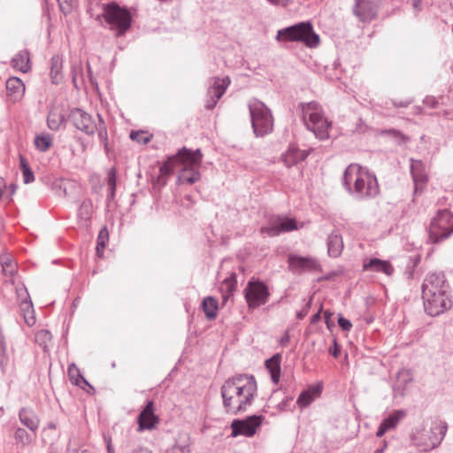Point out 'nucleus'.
I'll return each mask as SVG.
<instances>
[{
	"mask_svg": "<svg viewBox=\"0 0 453 453\" xmlns=\"http://www.w3.org/2000/svg\"><path fill=\"white\" fill-rule=\"evenodd\" d=\"M130 453H153L151 450H150L148 448L145 447H137L133 449Z\"/></svg>",
	"mask_w": 453,
	"mask_h": 453,
	"instance_id": "052dcab7",
	"label": "nucleus"
},
{
	"mask_svg": "<svg viewBox=\"0 0 453 453\" xmlns=\"http://www.w3.org/2000/svg\"><path fill=\"white\" fill-rule=\"evenodd\" d=\"M263 415H251L242 419H234L231 423V436L237 437L243 435L252 437L264 420Z\"/></svg>",
	"mask_w": 453,
	"mask_h": 453,
	"instance_id": "f8f14e48",
	"label": "nucleus"
},
{
	"mask_svg": "<svg viewBox=\"0 0 453 453\" xmlns=\"http://www.w3.org/2000/svg\"><path fill=\"white\" fill-rule=\"evenodd\" d=\"M306 150H301L294 145H290L285 154L282 155V161L287 167H291L308 157Z\"/></svg>",
	"mask_w": 453,
	"mask_h": 453,
	"instance_id": "aec40b11",
	"label": "nucleus"
},
{
	"mask_svg": "<svg viewBox=\"0 0 453 453\" xmlns=\"http://www.w3.org/2000/svg\"><path fill=\"white\" fill-rule=\"evenodd\" d=\"M281 355L277 353L265 361V367L269 371L272 381L278 384L280 378Z\"/></svg>",
	"mask_w": 453,
	"mask_h": 453,
	"instance_id": "393cba45",
	"label": "nucleus"
},
{
	"mask_svg": "<svg viewBox=\"0 0 453 453\" xmlns=\"http://www.w3.org/2000/svg\"><path fill=\"white\" fill-rule=\"evenodd\" d=\"M329 353L334 357H338L341 354V347L339 346L335 339H334V346L332 349H329Z\"/></svg>",
	"mask_w": 453,
	"mask_h": 453,
	"instance_id": "5fc2aeb1",
	"label": "nucleus"
},
{
	"mask_svg": "<svg viewBox=\"0 0 453 453\" xmlns=\"http://www.w3.org/2000/svg\"><path fill=\"white\" fill-rule=\"evenodd\" d=\"M65 121V118L62 113L51 111L48 115L47 124L51 130H58Z\"/></svg>",
	"mask_w": 453,
	"mask_h": 453,
	"instance_id": "e433bc0d",
	"label": "nucleus"
},
{
	"mask_svg": "<svg viewBox=\"0 0 453 453\" xmlns=\"http://www.w3.org/2000/svg\"><path fill=\"white\" fill-rule=\"evenodd\" d=\"M388 431H389V430L382 423H380V425L376 432V436L382 437Z\"/></svg>",
	"mask_w": 453,
	"mask_h": 453,
	"instance_id": "bf43d9fd",
	"label": "nucleus"
},
{
	"mask_svg": "<svg viewBox=\"0 0 453 453\" xmlns=\"http://www.w3.org/2000/svg\"><path fill=\"white\" fill-rule=\"evenodd\" d=\"M251 126L257 137H263L273 130V117L271 110L260 100L256 98L248 104Z\"/></svg>",
	"mask_w": 453,
	"mask_h": 453,
	"instance_id": "6e6552de",
	"label": "nucleus"
},
{
	"mask_svg": "<svg viewBox=\"0 0 453 453\" xmlns=\"http://www.w3.org/2000/svg\"><path fill=\"white\" fill-rule=\"evenodd\" d=\"M14 440L17 445L26 447L31 444L33 441L32 435L24 428L17 427L14 431Z\"/></svg>",
	"mask_w": 453,
	"mask_h": 453,
	"instance_id": "f704fd0d",
	"label": "nucleus"
},
{
	"mask_svg": "<svg viewBox=\"0 0 453 453\" xmlns=\"http://www.w3.org/2000/svg\"><path fill=\"white\" fill-rule=\"evenodd\" d=\"M167 182V178L164 175L159 174L156 180L155 184L159 186H165Z\"/></svg>",
	"mask_w": 453,
	"mask_h": 453,
	"instance_id": "680f3d73",
	"label": "nucleus"
},
{
	"mask_svg": "<svg viewBox=\"0 0 453 453\" xmlns=\"http://www.w3.org/2000/svg\"><path fill=\"white\" fill-rule=\"evenodd\" d=\"M67 453H89L88 449L83 447H72L69 446L67 449Z\"/></svg>",
	"mask_w": 453,
	"mask_h": 453,
	"instance_id": "6e6d98bb",
	"label": "nucleus"
},
{
	"mask_svg": "<svg viewBox=\"0 0 453 453\" xmlns=\"http://www.w3.org/2000/svg\"><path fill=\"white\" fill-rule=\"evenodd\" d=\"M249 308L256 309L268 301L270 296L267 286L260 280H250L244 289Z\"/></svg>",
	"mask_w": 453,
	"mask_h": 453,
	"instance_id": "9b49d317",
	"label": "nucleus"
},
{
	"mask_svg": "<svg viewBox=\"0 0 453 453\" xmlns=\"http://www.w3.org/2000/svg\"><path fill=\"white\" fill-rule=\"evenodd\" d=\"M108 239H109V234H108L107 228L104 226V228H102L100 230V232L98 234L96 245L105 248L106 244L108 242Z\"/></svg>",
	"mask_w": 453,
	"mask_h": 453,
	"instance_id": "49530a36",
	"label": "nucleus"
},
{
	"mask_svg": "<svg viewBox=\"0 0 453 453\" xmlns=\"http://www.w3.org/2000/svg\"><path fill=\"white\" fill-rule=\"evenodd\" d=\"M0 264L4 275L12 276L16 273V265L8 256H1Z\"/></svg>",
	"mask_w": 453,
	"mask_h": 453,
	"instance_id": "58836bf2",
	"label": "nucleus"
},
{
	"mask_svg": "<svg viewBox=\"0 0 453 453\" xmlns=\"http://www.w3.org/2000/svg\"><path fill=\"white\" fill-rule=\"evenodd\" d=\"M447 424L441 420H436L430 428L429 441L426 444L423 450L428 451L438 447L443 440L447 432Z\"/></svg>",
	"mask_w": 453,
	"mask_h": 453,
	"instance_id": "f3484780",
	"label": "nucleus"
},
{
	"mask_svg": "<svg viewBox=\"0 0 453 453\" xmlns=\"http://www.w3.org/2000/svg\"><path fill=\"white\" fill-rule=\"evenodd\" d=\"M257 387L253 375L240 374L227 379L220 388L227 413L237 415L251 405Z\"/></svg>",
	"mask_w": 453,
	"mask_h": 453,
	"instance_id": "f03ea898",
	"label": "nucleus"
},
{
	"mask_svg": "<svg viewBox=\"0 0 453 453\" xmlns=\"http://www.w3.org/2000/svg\"><path fill=\"white\" fill-rule=\"evenodd\" d=\"M51 341V334L50 331L42 329L35 334V342L44 349L48 347V343Z\"/></svg>",
	"mask_w": 453,
	"mask_h": 453,
	"instance_id": "a19ab883",
	"label": "nucleus"
},
{
	"mask_svg": "<svg viewBox=\"0 0 453 453\" xmlns=\"http://www.w3.org/2000/svg\"><path fill=\"white\" fill-rule=\"evenodd\" d=\"M68 375H69L70 380L74 385H76L81 388H84V386H88L90 388L93 389L92 386L89 385V383L82 376V374L80 372V370L74 364H71L68 366Z\"/></svg>",
	"mask_w": 453,
	"mask_h": 453,
	"instance_id": "2f4dec72",
	"label": "nucleus"
},
{
	"mask_svg": "<svg viewBox=\"0 0 453 453\" xmlns=\"http://www.w3.org/2000/svg\"><path fill=\"white\" fill-rule=\"evenodd\" d=\"M63 61L58 55L50 59V78L53 84H59L63 81L62 73Z\"/></svg>",
	"mask_w": 453,
	"mask_h": 453,
	"instance_id": "cd10ccee",
	"label": "nucleus"
},
{
	"mask_svg": "<svg viewBox=\"0 0 453 453\" xmlns=\"http://www.w3.org/2000/svg\"><path fill=\"white\" fill-rule=\"evenodd\" d=\"M394 395L396 397L397 395L403 396V391L399 389L397 386L393 387Z\"/></svg>",
	"mask_w": 453,
	"mask_h": 453,
	"instance_id": "338daca9",
	"label": "nucleus"
},
{
	"mask_svg": "<svg viewBox=\"0 0 453 453\" xmlns=\"http://www.w3.org/2000/svg\"><path fill=\"white\" fill-rule=\"evenodd\" d=\"M297 228V222L295 219L273 216L270 218L268 225L261 228V233L273 237L277 236L281 233L296 230Z\"/></svg>",
	"mask_w": 453,
	"mask_h": 453,
	"instance_id": "ddd939ff",
	"label": "nucleus"
},
{
	"mask_svg": "<svg viewBox=\"0 0 453 453\" xmlns=\"http://www.w3.org/2000/svg\"><path fill=\"white\" fill-rule=\"evenodd\" d=\"M174 157L175 155L169 157L167 161H165L162 165H160L159 174L168 178V176H170L173 173L174 167L180 165V158Z\"/></svg>",
	"mask_w": 453,
	"mask_h": 453,
	"instance_id": "c9c22d12",
	"label": "nucleus"
},
{
	"mask_svg": "<svg viewBox=\"0 0 453 453\" xmlns=\"http://www.w3.org/2000/svg\"><path fill=\"white\" fill-rule=\"evenodd\" d=\"M290 341V334H289V332L287 330L285 331V333L283 334V335L281 336V338L280 339V344L281 346H287L288 343Z\"/></svg>",
	"mask_w": 453,
	"mask_h": 453,
	"instance_id": "4d7b16f0",
	"label": "nucleus"
},
{
	"mask_svg": "<svg viewBox=\"0 0 453 453\" xmlns=\"http://www.w3.org/2000/svg\"><path fill=\"white\" fill-rule=\"evenodd\" d=\"M278 41L300 42L308 48H316L319 44V36L310 21H303L280 29L277 33Z\"/></svg>",
	"mask_w": 453,
	"mask_h": 453,
	"instance_id": "0eeeda50",
	"label": "nucleus"
},
{
	"mask_svg": "<svg viewBox=\"0 0 453 453\" xmlns=\"http://www.w3.org/2000/svg\"><path fill=\"white\" fill-rule=\"evenodd\" d=\"M321 311H322V305L320 306V309L318 311V312H316L315 314H313L311 318V324L314 325L316 323H318L320 319H321Z\"/></svg>",
	"mask_w": 453,
	"mask_h": 453,
	"instance_id": "13d9d810",
	"label": "nucleus"
},
{
	"mask_svg": "<svg viewBox=\"0 0 453 453\" xmlns=\"http://www.w3.org/2000/svg\"><path fill=\"white\" fill-rule=\"evenodd\" d=\"M411 173L415 183V193H417L418 185H424L427 181V176L424 173V164L421 160L411 159Z\"/></svg>",
	"mask_w": 453,
	"mask_h": 453,
	"instance_id": "b1692460",
	"label": "nucleus"
},
{
	"mask_svg": "<svg viewBox=\"0 0 453 453\" xmlns=\"http://www.w3.org/2000/svg\"><path fill=\"white\" fill-rule=\"evenodd\" d=\"M107 185H108V195L107 201L110 202L114 199L117 187V170L116 168H111L107 173Z\"/></svg>",
	"mask_w": 453,
	"mask_h": 453,
	"instance_id": "72a5a7b5",
	"label": "nucleus"
},
{
	"mask_svg": "<svg viewBox=\"0 0 453 453\" xmlns=\"http://www.w3.org/2000/svg\"><path fill=\"white\" fill-rule=\"evenodd\" d=\"M421 292L424 310L429 316H439L453 306L451 288L442 272L429 273L423 280Z\"/></svg>",
	"mask_w": 453,
	"mask_h": 453,
	"instance_id": "f257e3e1",
	"label": "nucleus"
},
{
	"mask_svg": "<svg viewBox=\"0 0 453 453\" xmlns=\"http://www.w3.org/2000/svg\"><path fill=\"white\" fill-rule=\"evenodd\" d=\"M96 255L99 257H102L103 255H104V247H100V246H97L96 247Z\"/></svg>",
	"mask_w": 453,
	"mask_h": 453,
	"instance_id": "774afa93",
	"label": "nucleus"
},
{
	"mask_svg": "<svg viewBox=\"0 0 453 453\" xmlns=\"http://www.w3.org/2000/svg\"><path fill=\"white\" fill-rule=\"evenodd\" d=\"M19 308L21 312L23 313V318L25 323L28 326H32L35 324L36 319L35 316V311L33 307V303L31 300H23L19 304Z\"/></svg>",
	"mask_w": 453,
	"mask_h": 453,
	"instance_id": "7c9ffc66",
	"label": "nucleus"
},
{
	"mask_svg": "<svg viewBox=\"0 0 453 453\" xmlns=\"http://www.w3.org/2000/svg\"><path fill=\"white\" fill-rule=\"evenodd\" d=\"M57 429V424L54 422H50L47 424L46 427L42 429V434H46L48 430H56Z\"/></svg>",
	"mask_w": 453,
	"mask_h": 453,
	"instance_id": "69168bd1",
	"label": "nucleus"
},
{
	"mask_svg": "<svg viewBox=\"0 0 453 453\" xmlns=\"http://www.w3.org/2000/svg\"><path fill=\"white\" fill-rule=\"evenodd\" d=\"M52 144V139L50 135H37L35 139L36 149L42 152L47 151Z\"/></svg>",
	"mask_w": 453,
	"mask_h": 453,
	"instance_id": "ea45409f",
	"label": "nucleus"
},
{
	"mask_svg": "<svg viewBox=\"0 0 453 453\" xmlns=\"http://www.w3.org/2000/svg\"><path fill=\"white\" fill-rule=\"evenodd\" d=\"M6 348H7V346H6L4 336L2 333V331L0 330V352L6 351Z\"/></svg>",
	"mask_w": 453,
	"mask_h": 453,
	"instance_id": "e2e57ef3",
	"label": "nucleus"
},
{
	"mask_svg": "<svg viewBox=\"0 0 453 453\" xmlns=\"http://www.w3.org/2000/svg\"><path fill=\"white\" fill-rule=\"evenodd\" d=\"M190 438L188 434H180L169 453H190Z\"/></svg>",
	"mask_w": 453,
	"mask_h": 453,
	"instance_id": "c85d7f7f",
	"label": "nucleus"
},
{
	"mask_svg": "<svg viewBox=\"0 0 453 453\" xmlns=\"http://www.w3.org/2000/svg\"><path fill=\"white\" fill-rule=\"evenodd\" d=\"M130 139L132 141H135L140 144H147L151 138V135H149L147 132L139 130V131H131Z\"/></svg>",
	"mask_w": 453,
	"mask_h": 453,
	"instance_id": "79ce46f5",
	"label": "nucleus"
},
{
	"mask_svg": "<svg viewBox=\"0 0 453 453\" xmlns=\"http://www.w3.org/2000/svg\"><path fill=\"white\" fill-rule=\"evenodd\" d=\"M380 0H355L353 14L362 23H370L378 16Z\"/></svg>",
	"mask_w": 453,
	"mask_h": 453,
	"instance_id": "4468645a",
	"label": "nucleus"
},
{
	"mask_svg": "<svg viewBox=\"0 0 453 453\" xmlns=\"http://www.w3.org/2000/svg\"><path fill=\"white\" fill-rule=\"evenodd\" d=\"M381 134L392 136L398 141V143H404L409 141V138L405 134L393 128L382 130Z\"/></svg>",
	"mask_w": 453,
	"mask_h": 453,
	"instance_id": "37998d69",
	"label": "nucleus"
},
{
	"mask_svg": "<svg viewBox=\"0 0 453 453\" xmlns=\"http://www.w3.org/2000/svg\"><path fill=\"white\" fill-rule=\"evenodd\" d=\"M180 158V165L182 166L178 177L181 183L193 184L200 180L201 174L198 170L201 165L203 154L199 149L192 150L183 147L179 150L174 157Z\"/></svg>",
	"mask_w": 453,
	"mask_h": 453,
	"instance_id": "423d86ee",
	"label": "nucleus"
},
{
	"mask_svg": "<svg viewBox=\"0 0 453 453\" xmlns=\"http://www.w3.org/2000/svg\"><path fill=\"white\" fill-rule=\"evenodd\" d=\"M103 17L110 25V29L116 32L119 37L126 34L131 27L132 17L126 7H120L117 3L112 2L104 5V12L97 18Z\"/></svg>",
	"mask_w": 453,
	"mask_h": 453,
	"instance_id": "1a4fd4ad",
	"label": "nucleus"
},
{
	"mask_svg": "<svg viewBox=\"0 0 453 453\" xmlns=\"http://www.w3.org/2000/svg\"><path fill=\"white\" fill-rule=\"evenodd\" d=\"M138 431L152 430L159 423V417L155 414V403L150 400L137 417Z\"/></svg>",
	"mask_w": 453,
	"mask_h": 453,
	"instance_id": "dca6fc26",
	"label": "nucleus"
},
{
	"mask_svg": "<svg viewBox=\"0 0 453 453\" xmlns=\"http://www.w3.org/2000/svg\"><path fill=\"white\" fill-rule=\"evenodd\" d=\"M91 203L89 201H83L79 208V216L82 219H88L90 215Z\"/></svg>",
	"mask_w": 453,
	"mask_h": 453,
	"instance_id": "a18cd8bd",
	"label": "nucleus"
},
{
	"mask_svg": "<svg viewBox=\"0 0 453 453\" xmlns=\"http://www.w3.org/2000/svg\"><path fill=\"white\" fill-rule=\"evenodd\" d=\"M363 270L373 273H383L390 276L394 273V267L389 261L377 257L365 258L363 262Z\"/></svg>",
	"mask_w": 453,
	"mask_h": 453,
	"instance_id": "a211bd4d",
	"label": "nucleus"
},
{
	"mask_svg": "<svg viewBox=\"0 0 453 453\" xmlns=\"http://www.w3.org/2000/svg\"><path fill=\"white\" fill-rule=\"evenodd\" d=\"M322 392V385L318 384L309 387L303 390L298 396L296 403L301 407H307L316 397H319Z\"/></svg>",
	"mask_w": 453,
	"mask_h": 453,
	"instance_id": "412c9836",
	"label": "nucleus"
},
{
	"mask_svg": "<svg viewBox=\"0 0 453 453\" xmlns=\"http://www.w3.org/2000/svg\"><path fill=\"white\" fill-rule=\"evenodd\" d=\"M428 240L436 244L453 234V214L447 209L440 210L428 226Z\"/></svg>",
	"mask_w": 453,
	"mask_h": 453,
	"instance_id": "9d476101",
	"label": "nucleus"
},
{
	"mask_svg": "<svg viewBox=\"0 0 453 453\" xmlns=\"http://www.w3.org/2000/svg\"><path fill=\"white\" fill-rule=\"evenodd\" d=\"M236 275L235 273H232L228 278L225 279L222 282V288H226V291L228 294H232V292L236 288Z\"/></svg>",
	"mask_w": 453,
	"mask_h": 453,
	"instance_id": "c03bdc74",
	"label": "nucleus"
},
{
	"mask_svg": "<svg viewBox=\"0 0 453 453\" xmlns=\"http://www.w3.org/2000/svg\"><path fill=\"white\" fill-rule=\"evenodd\" d=\"M343 250V241L340 233L334 231L327 238V253L332 257H338Z\"/></svg>",
	"mask_w": 453,
	"mask_h": 453,
	"instance_id": "4be33fe9",
	"label": "nucleus"
},
{
	"mask_svg": "<svg viewBox=\"0 0 453 453\" xmlns=\"http://www.w3.org/2000/svg\"><path fill=\"white\" fill-rule=\"evenodd\" d=\"M418 262H419V257H411L410 258L409 263H408L407 267H406V273L409 274L408 278H411L412 277V270L414 269V267L417 266Z\"/></svg>",
	"mask_w": 453,
	"mask_h": 453,
	"instance_id": "de8ad7c7",
	"label": "nucleus"
},
{
	"mask_svg": "<svg viewBox=\"0 0 453 453\" xmlns=\"http://www.w3.org/2000/svg\"><path fill=\"white\" fill-rule=\"evenodd\" d=\"M406 416V412L403 410H396L390 413L385 418L381 423L388 429H395L398 423Z\"/></svg>",
	"mask_w": 453,
	"mask_h": 453,
	"instance_id": "473e14b6",
	"label": "nucleus"
},
{
	"mask_svg": "<svg viewBox=\"0 0 453 453\" xmlns=\"http://www.w3.org/2000/svg\"><path fill=\"white\" fill-rule=\"evenodd\" d=\"M411 4L415 11L420 12L422 10V0H412Z\"/></svg>",
	"mask_w": 453,
	"mask_h": 453,
	"instance_id": "0e129e2a",
	"label": "nucleus"
},
{
	"mask_svg": "<svg viewBox=\"0 0 453 453\" xmlns=\"http://www.w3.org/2000/svg\"><path fill=\"white\" fill-rule=\"evenodd\" d=\"M303 119L309 130H311L317 138L326 140L328 138L330 123L323 116L321 106L319 103L311 101L299 104Z\"/></svg>",
	"mask_w": 453,
	"mask_h": 453,
	"instance_id": "39448f33",
	"label": "nucleus"
},
{
	"mask_svg": "<svg viewBox=\"0 0 453 453\" xmlns=\"http://www.w3.org/2000/svg\"><path fill=\"white\" fill-rule=\"evenodd\" d=\"M338 325L344 331H349L352 327L351 322L341 315L338 318Z\"/></svg>",
	"mask_w": 453,
	"mask_h": 453,
	"instance_id": "603ef678",
	"label": "nucleus"
},
{
	"mask_svg": "<svg viewBox=\"0 0 453 453\" xmlns=\"http://www.w3.org/2000/svg\"><path fill=\"white\" fill-rule=\"evenodd\" d=\"M12 66L22 73H27L30 66L29 53L27 50H20L12 59Z\"/></svg>",
	"mask_w": 453,
	"mask_h": 453,
	"instance_id": "bb28decb",
	"label": "nucleus"
},
{
	"mask_svg": "<svg viewBox=\"0 0 453 453\" xmlns=\"http://www.w3.org/2000/svg\"><path fill=\"white\" fill-rule=\"evenodd\" d=\"M9 365V357L6 351L0 352V369L3 373H5Z\"/></svg>",
	"mask_w": 453,
	"mask_h": 453,
	"instance_id": "09e8293b",
	"label": "nucleus"
},
{
	"mask_svg": "<svg viewBox=\"0 0 453 453\" xmlns=\"http://www.w3.org/2000/svg\"><path fill=\"white\" fill-rule=\"evenodd\" d=\"M288 268L294 273H302L303 272L317 273L321 272L319 262L313 257H301L298 255H289L288 258Z\"/></svg>",
	"mask_w": 453,
	"mask_h": 453,
	"instance_id": "2eb2a0df",
	"label": "nucleus"
},
{
	"mask_svg": "<svg viewBox=\"0 0 453 453\" xmlns=\"http://www.w3.org/2000/svg\"><path fill=\"white\" fill-rule=\"evenodd\" d=\"M20 169L24 178V183L28 184L35 180V176L27 159L23 156H19Z\"/></svg>",
	"mask_w": 453,
	"mask_h": 453,
	"instance_id": "4c0bfd02",
	"label": "nucleus"
},
{
	"mask_svg": "<svg viewBox=\"0 0 453 453\" xmlns=\"http://www.w3.org/2000/svg\"><path fill=\"white\" fill-rule=\"evenodd\" d=\"M7 94L13 101L21 98L25 91V85L21 79L11 77L6 81Z\"/></svg>",
	"mask_w": 453,
	"mask_h": 453,
	"instance_id": "5701e85b",
	"label": "nucleus"
},
{
	"mask_svg": "<svg viewBox=\"0 0 453 453\" xmlns=\"http://www.w3.org/2000/svg\"><path fill=\"white\" fill-rule=\"evenodd\" d=\"M202 309L209 320H212L218 314V301L212 296L205 297L202 302Z\"/></svg>",
	"mask_w": 453,
	"mask_h": 453,
	"instance_id": "c756f323",
	"label": "nucleus"
},
{
	"mask_svg": "<svg viewBox=\"0 0 453 453\" xmlns=\"http://www.w3.org/2000/svg\"><path fill=\"white\" fill-rule=\"evenodd\" d=\"M311 303H312V296L306 303L305 306L296 313V318L298 319H303L304 317L307 316V314L311 309Z\"/></svg>",
	"mask_w": 453,
	"mask_h": 453,
	"instance_id": "8fccbe9b",
	"label": "nucleus"
},
{
	"mask_svg": "<svg viewBox=\"0 0 453 453\" xmlns=\"http://www.w3.org/2000/svg\"><path fill=\"white\" fill-rule=\"evenodd\" d=\"M19 419L23 426L33 433L36 432L40 425L38 415L31 408H21L19 411Z\"/></svg>",
	"mask_w": 453,
	"mask_h": 453,
	"instance_id": "6ab92c4d",
	"label": "nucleus"
},
{
	"mask_svg": "<svg viewBox=\"0 0 453 453\" xmlns=\"http://www.w3.org/2000/svg\"><path fill=\"white\" fill-rule=\"evenodd\" d=\"M68 120L87 135L92 136L96 133L105 151L109 150L107 126L101 114L96 113L93 117L81 108H73L68 114Z\"/></svg>",
	"mask_w": 453,
	"mask_h": 453,
	"instance_id": "20e7f679",
	"label": "nucleus"
},
{
	"mask_svg": "<svg viewBox=\"0 0 453 453\" xmlns=\"http://www.w3.org/2000/svg\"><path fill=\"white\" fill-rule=\"evenodd\" d=\"M71 2H72V0H58L60 10L65 14L71 12V11H72V3Z\"/></svg>",
	"mask_w": 453,
	"mask_h": 453,
	"instance_id": "3c124183",
	"label": "nucleus"
},
{
	"mask_svg": "<svg viewBox=\"0 0 453 453\" xmlns=\"http://www.w3.org/2000/svg\"><path fill=\"white\" fill-rule=\"evenodd\" d=\"M213 83L211 87L208 89V95H214L217 98H221V96L225 94L227 87L230 85V79L229 77H224V78H219V77H213Z\"/></svg>",
	"mask_w": 453,
	"mask_h": 453,
	"instance_id": "a878e982",
	"label": "nucleus"
},
{
	"mask_svg": "<svg viewBox=\"0 0 453 453\" xmlns=\"http://www.w3.org/2000/svg\"><path fill=\"white\" fill-rule=\"evenodd\" d=\"M344 188L358 199L375 197L380 193L376 176L362 166L351 164L342 176Z\"/></svg>",
	"mask_w": 453,
	"mask_h": 453,
	"instance_id": "7ed1b4c3",
	"label": "nucleus"
},
{
	"mask_svg": "<svg viewBox=\"0 0 453 453\" xmlns=\"http://www.w3.org/2000/svg\"><path fill=\"white\" fill-rule=\"evenodd\" d=\"M210 98L207 100L205 108L208 110H212L216 105L219 98L215 97L214 95H209Z\"/></svg>",
	"mask_w": 453,
	"mask_h": 453,
	"instance_id": "864d4df0",
	"label": "nucleus"
}]
</instances>
